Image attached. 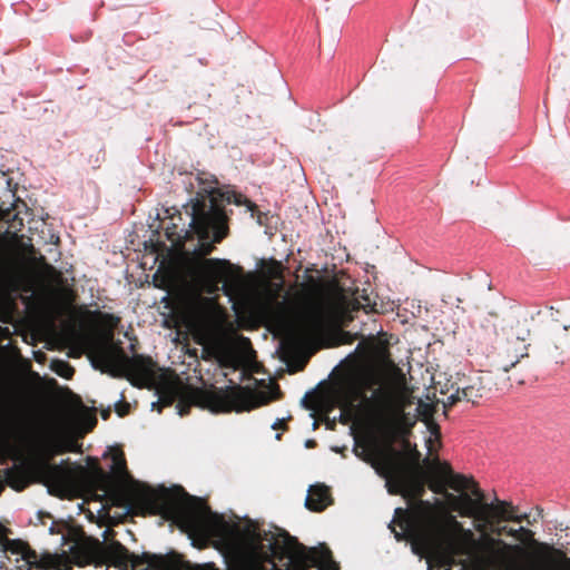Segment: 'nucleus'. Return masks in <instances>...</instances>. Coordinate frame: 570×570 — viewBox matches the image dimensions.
<instances>
[{"mask_svg": "<svg viewBox=\"0 0 570 570\" xmlns=\"http://www.w3.org/2000/svg\"><path fill=\"white\" fill-rule=\"evenodd\" d=\"M426 507L433 508V509H445L443 503L438 501L436 504L432 505L429 502H420V504L413 509L412 511L403 510L402 508H396L394 511L395 517L399 518L401 531L397 532L395 529L392 528V524H389V528H391L392 532L394 533V537L397 541L402 539H409L411 541V537L409 535L407 531L405 530L404 525L406 522L412 521L415 515L421 511L422 509H425Z\"/></svg>", "mask_w": 570, "mask_h": 570, "instance_id": "2eb2a0df", "label": "nucleus"}, {"mask_svg": "<svg viewBox=\"0 0 570 570\" xmlns=\"http://www.w3.org/2000/svg\"><path fill=\"white\" fill-rule=\"evenodd\" d=\"M347 394L351 397L350 407L360 401L368 409L373 429L381 439L392 441L395 438L402 411L393 406L392 395L387 390L377 387L367 396L361 386L352 381L347 386Z\"/></svg>", "mask_w": 570, "mask_h": 570, "instance_id": "7ed1b4c3", "label": "nucleus"}, {"mask_svg": "<svg viewBox=\"0 0 570 570\" xmlns=\"http://www.w3.org/2000/svg\"><path fill=\"white\" fill-rule=\"evenodd\" d=\"M352 451L358 459L368 463L379 476L385 480V488L390 494H399L410 490L414 493L422 491V483L413 480L405 466L390 460H379L375 450L368 444L360 446L358 442L355 441Z\"/></svg>", "mask_w": 570, "mask_h": 570, "instance_id": "39448f33", "label": "nucleus"}, {"mask_svg": "<svg viewBox=\"0 0 570 570\" xmlns=\"http://www.w3.org/2000/svg\"><path fill=\"white\" fill-rule=\"evenodd\" d=\"M444 474L449 485L455 491H463L470 488L471 480L461 474H452L449 466L444 468Z\"/></svg>", "mask_w": 570, "mask_h": 570, "instance_id": "aec40b11", "label": "nucleus"}, {"mask_svg": "<svg viewBox=\"0 0 570 570\" xmlns=\"http://www.w3.org/2000/svg\"><path fill=\"white\" fill-rule=\"evenodd\" d=\"M529 335H530V330L525 328L524 331H522L521 333H519L517 335V340L523 342V341H525L528 338Z\"/></svg>", "mask_w": 570, "mask_h": 570, "instance_id": "c756f323", "label": "nucleus"}, {"mask_svg": "<svg viewBox=\"0 0 570 570\" xmlns=\"http://www.w3.org/2000/svg\"><path fill=\"white\" fill-rule=\"evenodd\" d=\"M284 422V419H277L273 424L272 428L276 429L278 424H282Z\"/></svg>", "mask_w": 570, "mask_h": 570, "instance_id": "c9c22d12", "label": "nucleus"}, {"mask_svg": "<svg viewBox=\"0 0 570 570\" xmlns=\"http://www.w3.org/2000/svg\"><path fill=\"white\" fill-rule=\"evenodd\" d=\"M8 549L11 553L20 556L17 559L18 562L22 561L21 564L16 567V570H32L33 568L39 570H71V560L65 552L39 556L19 541L9 543Z\"/></svg>", "mask_w": 570, "mask_h": 570, "instance_id": "6e6552de", "label": "nucleus"}, {"mask_svg": "<svg viewBox=\"0 0 570 570\" xmlns=\"http://www.w3.org/2000/svg\"><path fill=\"white\" fill-rule=\"evenodd\" d=\"M472 492L476 497L475 499L465 492H462L458 497L446 494V498L453 503L454 509L459 511L461 515L488 522L489 510L492 508V504L482 502L483 494L478 488H474Z\"/></svg>", "mask_w": 570, "mask_h": 570, "instance_id": "9b49d317", "label": "nucleus"}, {"mask_svg": "<svg viewBox=\"0 0 570 570\" xmlns=\"http://www.w3.org/2000/svg\"><path fill=\"white\" fill-rule=\"evenodd\" d=\"M332 314V306L326 297L320 295L306 305L299 316V326L307 335L323 331Z\"/></svg>", "mask_w": 570, "mask_h": 570, "instance_id": "9d476101", "label": "nucleus"}, {"mask_svg": "<svg viewBox=\"0 0 570 570\" xmlns=\"http://www.w3.org/2000/svg\"><path fill=\"white\" fill-rule=\"evenodd\" d=\"M232 396L234 392L197 389L190 392L189 401L212 412H224L232 409Z\"/></svg>", "mask_w": 570, "mask_h": 570, "instance_id": "ddd939ff", "label": "nucleus"}, {"mask_svg": "<svg viewBox=\"0 0 570 570\" xmlns=\"http://www.w3.org/2000/svg\"><path fill=\"white\" fill-rule=\"evenodd\" d=\"M490 504L492 508L489 510V519L492 517L510 521V518H514L513 508L509 502L495 499V502Z\"/></svg>", "mask_w": 570, "mask_h": 570, "instance_id": "a211bd4d", "label": "nucleus"}, {"mask_svg": "<svg viewBox=\"0 0 570 570\" xmlns=\"http://www.w3.org/2000/svg\"><path fill=\"white\" fill-rule=\"evenodd\" d=\"M261 309L273 325L279 328L289 326L292 307L287 295L279 299L276 294L268 293L261 304Z\"/></svg>", "mask_w": 570, "mask_h": 570, "instance_id": "f8f14e48", "label": "nucleus"}, {"mask_svg": "<svg viewBox=\"0 0 570 570\" xmlns=\"http://www.w3.org/2000/svg\"><path fill=\"white\" fill-rule=\"evenodd\" d=\"M301 402H302V405H303V406L308 407V406H307V394H305V395L303 396V399H302V401H301Z\"/></svg>", "mask_w": 570, "mask_h": 570, "instance_id": "58836bf2", "label": "nucleus"}, {"mask_svg": "<svg viewBox=\"0 0 570 570\" xmlns=\"http://www.w3.org/2000/svg\"><path fill=\"white\" fill-rule=\"evenodd\" d=\"M353 381L356 382L364 392L365 390H371L375 385L382 387L379 374L372 370L358 373Z\"/></svg>", "mask_w": 570, "mask_h": 570, "instance_id": "6ab92c4d", "label": "nucleus"}, {"mask_svg": "<svg viewBox=\"0 0 570 570\" xmlns=\"http://www.w3.org/2000/svg\"><path fill=\"white\" fill-rule=\"evenodd\" d=\"M122 397H124V396H122V394H121V393H119V394H118L117 400H116V401H115V403H114L116 409H117V404H118V403H120V402L122 401Z\"/></svg>", "mask_w": 570, "mask_h": 570, "instance_id": "4c0bfd02", "label": "nucleus"}, {"mask_svg": "<svg viewBox=\"0 0 570 570\" xmlns=\"http://www.w3.org/2000/svg\"><path fill=\"white\" fill-rule=\"evenodd\" d=\"M492 552H493L494 557L491 560V564H494L497 562L498 558H499V552L498 551H492Z\"/></svg>", "mask_w": 570, "mask_h": 570, "instance_id": "e433bc0d", "label": "nucleus"}, {"mask_svg": "<svg viewBox=\"0 0 570 570\" xmlns=\"http://www.w3.org/2000/svg\"><path fill=\"white\" fill-rule=\"evenodd\" d=\"M29 443L28 435L22 431L8 426L0 429V455H17Z\"/></svg>", "mask_w": 570, "mask_h": 570, "instance_id": "4468645a", "label": "nucleus"}, {"mask_svg": "<svg viewBox=\"0 0 570 570\" xmlns=\"http://www.w3.org/2000/svg\"><path fill=\"white\" fill-rule=\"evenodd\" d=\"M217 181L204 186L206 196L196 198L186 210L190 215L189 228L198 236L199 243L194 254L199 259L188 267L190 282L186 283L183 293V303L186 311L189 328L195 341L203 346L207 357L219 358L229 348V340L222 328V313L216 298L213 296L222 292L229 302L243 292L240 271L225 258H203L213 249V244L225 236L223 227L225 214L223 204L246 205L253 210L254 204L235 191H220Z\"/></svg>", "mask_w": 570, "mask_h": 570, "instance_id": "f03ea898", "label": "nucleus"}, {"mask_svg": "<svg viewBox=\"0 0 570 570\" xmlns=\"http://www.w3.org/2000/svg\"><path fill=\"white\" fill-rule=\"evenodd\" d=\"M195 570H218L213 563L197 564Z\"/></svg>", "mask_w": 570, "mask_h": 570, "instance_id": "c85d7f7f", "label": "nucleus"}, {"mask_svg": "<svg viewBox=\"0 0 570 570\" xmlns=\"http://www.w3.org/2000/svg\"><path fill=\"white\" fill-rule=\"evenodd\" d=\"M333 296H335L337 299L343 298L342 294L340 293L338 288L333 289Z\"/></svg>", "mask_w": 570, "mask_h": 570, "instance_id": "f704fd0d", "label": "nucleus"}, {"mask_svg": "<svg viewBox=\"0 0 570 570\" xmlns=\"http://www.w3.org/2000/svg\"><path fill=\"white\" fill-rule=\"evenodd\" d=\"M527 530L524 527H520L518 529L508 528L507 525L498 528L497 532L500 534L502 532H507L509 535L513 538H519L521 533H524Z\"/></svg>", "mask_w": 570, "mask_h": 570, "instance_id": "b1692460", "label": "nucleus"}, {"mask_svg": "<svg viewBox=\"0 0 570 570\" xmlns=\"http://www.w3.org/2000/svg\"><path fill=\"white\" fill-rule=\"evenodd\" d=\"M431 488L435 493H442L444 489L443 484H433Z\"/></svg>", "mask_w": 570, "mask_h": 570, "instance_id": "7c9ffc66", "label": "nucleus"}, {"mask_svg": "<svg viewBox=\"0 0 570 570\" xmlns=\"http://www.w3.org/2000/svg\"><path fill=\"white\" fill-rule=\"evenodd\" d=\"M461 400H462L461 391H460V389H458L454 393L450 394L446 397V400L444 402V406L453 405Z\"/></svg>", "mask_w": 570, "mask_h": 570, "instance_id": "bb28decb", "label": "nucleus"}, {"mask_svg": "<svg viewBox=\"0 0 570 570\" xmlns=\"http://www.w3.org/2000/svg\"><path fill=\"white\" fill-rule=\"evenodd\" d=\"M284 546L285 552L301 570L309 567H315L317 570H338L337 563L325 547L307 549L288 534L284 535Z\"/></svg>", "mask_w": 570, "mask_h": 570, "instance_id": "0eeeda50", "label": "nucleus"}, {"mask_svg": "<svg viewBox=\"0 0 570 570\" xmlns=\"http://www.w3.org/2000/svg\"><path fill=\"white\" fill-rule=\"evenodd\" d=\"M462 400L475 403L481 394L473 386H465L460 389Z\"/></svg>", "mask_w": 570, "mask_h": 570, "instance_id": "4be33fe9", "label": "nucleus"}, {"mask_svg": "<svg viewBox=\"0 0 570 570\" xmlns=\"http://www.w3.org/2000/svg\"><path fill=\"white\" fill-rule=\"evenodd\" d=\"M525 517H527V514H520V515L514 514V518H510V521H517V522H520V521H522Z\"/></svg>", "mask_w": 570, "mask_h": 570, "instance_id": "2f4dec72", "label": "nucleus"}, {"mask_svg": "<svg viewBox=\"0 0 570 570\" xmlns=\"http://www.w3.org/2000/svg\"><path fill=\"white\" fill-rule=\"evenodd\" d=\"M175 407H176L177 414L183 416L187 413V410L189 409V404H185V403H183V401H179Z\"/></svg>", "mask_w": 570, "mask_h": 570, "instance_id": "cd10ccee", "label": "nucleus"}, {"mask_svg": "<svg viewBox=\"0 0 570 570\" xmlns=\"http://www.w3.org/2000/svg\"><path fill=\"white\" fill-rule=\"evenodd\" d=\"M527 350H528V346L524 345L522 351L519 354L515 355L514 360H512L510 363L503 365V371L508 372L511 367H513L520 361V358L527 356L528 355Z\"/></svg>", "mask_w": 570, "mask_h": 570, "instance_id": "a878e982", "label": "nucleus"}, {"mask_svg": "<svg viewBox=\"0 0 570 570\" xmlns=\"http://www.w3.org/2000/svg\"><path fill=\"white\" fill-rule=\"evenodd\" d=\"M490 543L491 544H495V543H499V544H503L505 548H509L502 540L498 539H490Z\"/></svg>", "mask_w": 570, "mask_h": 570, "instance_id": "72a5a7b5", "label": "nucleus"}, {"mask_svg": "<svg viewBox=\"0 0 570 570\" xmlns=\"http://www.w3.org/2000/svg\"><path fill=\"white\" fill-rule=\"evenodd\" d=\"M142 559L147 563L148 568L158 570H175L180 564V558L174 551L167 552L166 554L144 552Z\"/></svg>", "mask_w": 570, "mask_h": 570, "instance_id": "f3484780", "label": "nucleus"}, {"mask_svg": "<svg viewBox=\"0 0 570 570\" xmlns=\"http://www.w3.org/2000/svg\"><path fill=\"white\" fill-rule=\"evenodd\" d=\"M107 532H102L104 540H95L81 547V556H75L78 564L95 563L96 566H114L118 570H127L131 561L128 550L117 541H107Z\"/></svg>", "mask_w": 570, "mask_h": 570, "instance_id": "423d86ee", "label": "nucleus"}, {"mask_svg": "<svg viewBox=\"0 0 570 570\" xmlns=\"http://www.w3.org/2000/svg\"><path fill=\"white\" fill-rule=\"evenodd\" d=\"M91 366L111 376L129 374L144 382L150 381L153 377L149 360L141 355L129 357L111 342V337L98 344L91 356Z\"/></svg>", "mask_w": 570, "mask_h": 570, "instance_id": "20e7f679", "label": "nucleus"}, {"mask_svg": "<svg viewBox=\"0 0 570 570\" xmlns=\"http://www.w3.org/2000/svg\"><path fill=\"white\" fill-rule=\"evenodd\" d=\"M176 396V392L174 393H161L158 397L157 402L151 403V410H154L157 405H169L174 401Z\"/></svg>", "mask_w": 570, "mask_h": 570, "instance_id": "5701e85b", "label": "nucleus"}, {"mask_svg": "<svg viewBox=\"0 0 570 570\" xmlns=\"http://www.w3.org/2000/svg\"><path fill=\"white\" fill-rule=\"evenodd\" d=\"M60 464H50L47 460L41 459L36 461L31 466L32 474L48 488L51 494H60L71 483V472Z\"/></svg>", "mask_w": 570, "mask_h": 570, "instance_id": "1a4fd4ad", "label": "nucleus"}, {"mask_svg": "<svg viewBox=\"0 0 570 570\" xmlns=\"http://www.w3.org/2000/svg\"><path fill=\"white\" fill-rule=\"evenodd\" d=\"M53 370L59 376H62L65 379H69L73 373V368L63 361H57L53 364Z\"/></svg>", "mask_w": 570, "mask_h": 570, "instance_id": "412c9836", "label": "nucleus"}, {"mask_svg": "<svg viewBox=\"0 0 570 570\" xmlns=\"http://www.w3.org/2000/svg\"><path fill=\"white\" fill-rule=\"evenodd\" d=\"M332 503L328 488L322 483L308 487L305 498V507L312 511H322Z\"/></svg>", "mask_w": 570, "mask_h": 570, "instance_id": "dca6fc26", "label": "nucleus"}, {"mask_svg": "<svg viewBox=\"0 0 570 570\" xmlns=\"http://www.w3.org/2000/svg\"><path fill=\"white\" fill-rule=\"evenodd\" d=\"M59 530L56 529V524L52 522L49 527V533L50 534H53V533H58Z\"/></svg>", "mask_w": 570, "mask_h": 570, "instance_id": "473e14b6", "label": "nucleus"}, {"mask_svg": "<svg viewBox=\"0 0 570 570\" xmlns=\"http://www.w3.org/2000/svg\"><path fill=\"white\" fill-rule=\"evenodd\" d=\"M269 395H262L259 402L256 405L265 404L269 400L275 399L277 396V387L271 382L269 385Z\"/></svg>", "mask_w": 570, "mask_h": 570, "instance_id": "393cba45", "label": "nucleus"}, {"mask_svg": "<svg viewBox=\"0 0 570 570\" xmlns=\"http://www.w3.org/2000/svg\"><path fill=\"white\" fill-rule=\"evenodd\" d=\"M110 472L97 473L99 488L114 497L127 510L132 505L175 520L191 538V544L204 547L214 540L215 547L229 558L237 570H267L265 562L276 564L273 558L283 549L275 535L247 520L230 522L213 512L200 499L189 497L180 489L155 490L127 471L120 452L111 454Z\"/></svg>", "mask_w": 570, "mask_h": 570, "instance_id": "f257e3e1", "label": "nucleus"}]
</instances>
